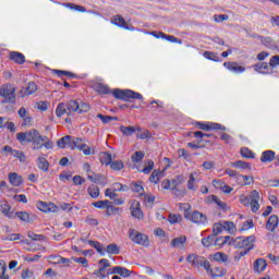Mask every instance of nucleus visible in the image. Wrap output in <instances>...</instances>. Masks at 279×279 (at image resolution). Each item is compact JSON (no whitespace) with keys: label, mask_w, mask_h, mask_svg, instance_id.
<instances>
[{"label":"nucleus","mask_w":279,"mask_h":279,"mask_svg":"<svg viewBox=\"0 0 279 279\" xmlns=\"http://www.w3.org/2000/svg\"><path fill=\"white\" fill-rule=\"evenodd\" d=\"M110 274H118L119 276H122V278H130V276H132V271L121 266L113 267Z\"/></svg>","instance_id":"7c9ffc66"},{"label":"nucleus","mask_w":279,"mask_h":279,"mask_svg":"<svg viewBox=\"0 0 279 279\" xmlns=\"http://www.w3.org/2000/svg\"><path fill=\"white\" fill-rule=\"evenodd\" d=\"M232 241V236L226 235V236H219L214 238V247H223V245H230V242Z\"/></svg>","instance_id":"a878e982"},{"label":"nucleus","mask_w":279,"mask_h":279,"mask_svg":"<svg viewBox=\"0 0 279 279\" xmlns=\"http://www.w3.org/2000/svg\"><path fill=\"white\" fill-rule=\"evenodd\" d=\"M37 167L46 173L47 171H49V161H47V158L45 156H40L37 158Z\"/></svg>","instance_id":"72a5a7b5"},{"label":"nucleus","mask_w":279,"mask_h":279,"mask_svg":"<svg viewBox=\"0 0 279 279\" xmlns=\"http://www.w3.org/2000/svg\"><path fill=\"white\" fill-rule=\"evenodd\" d=\"M278 225H279L278 216L271 215L266 222V230H268V232H276Z\"/></svg>","instance_id":"4be33fe9"},{"label":"nucleus","mask_w":279,"mask_h":279,"mask_svg":"<svg viewBox=\"0 0 279 279\" xmlns=\"http://www.w3.org/2000/svg\"><path fill=\"white\" fill-rule=\"evenodd\" d=\"M37 208L41 213H59L60 210V208L53 203H47L43 201L37 202Z\"/></svg>","instance_id":"2eb2a0df"},{"label":"nucleus","mask_w":279,"mask_h":279,"mask_svg":"<svg viewBox=\"0 0 279 279\" xmlns=\"http://www.w3.org/2000/svg\"><path fill=\"white\" fill-rule=\"evenodd\" d=\"M197 128L204 132H210V130H220L226 132V126L217 122H197Z\"/></svg>","instance_id":"f8f14e48"},{"label":"nucleus","mask_w":279,"mask_h":279,"mask_svg":"<svg viewBox=\"0 0 279 279\" xmlns=\"http://www.w3.org/2000/svg\"><path fill=\"white\" fill-rule=\"evenodd\" d=\"M186 243V235H181L179 238L172 239L170 242L171 247H179V250H184V244Z\"/></svg>","instance_id":"c756f323"},{"label":"nucleus","mask_w":279,"mask_h":279,"mask_svg":"<svg viewBox=\"0 0 279 279\" xmlns=\"http://www.w3.org/2000/svg\"><path fill=\"white\" fill-rule=\"evenodd\" d=\"M160 175H162V171L154 170L149 177V182H151V184H158V182H160Z\"/></svg>","instance_id":"de8ad7c7"},{"label":"nucleus","mask_w":279,"mask_h":279,"mask_svg":"<svg viewBox=\"0 0 279 279\" xmlns=\"http://www.w3.org/2000/svg\"><path fill=\"white\" fill-rule=\"evenodd\" d=\"M240 154L242 156V158H248V159H254L256 158V155L254 154V151H252L250 148L247 147H243L240 150Z\"/></svg>","instance_id":"49530a36"},{"label":"nucleus","mask_w":279,"mask_h":279,"mask_svg":"<svg viewBox=\"0 0 279 279\" xmlns=\"http://www.w3.org/2000/svg\"><path fill=\"white\" fill-rule=\"evenodd\" d=\"M88 110H90V105L82 100H70L68 104H59L56 109V114L57 117H62L63 114L71 117L73 112L83 114V112H88Z\"/></svg>","instance_id":"7ed1b4c3"},{"label":"nucleus","mask_w":279,"mask_h":279,"mask_svg":"<svg viewBox=\"0 0 279 279\" xmlns=\"http://www.w3.org/2000/svg\"><path fill=\"white\" fill-rule=\"evenodd\" d=\"M253 69L256 73H260L262 75H269V73H272L271 66L267 62L256 63L253 65Z\"/></svg>","instance_id":"412c9836"},{"label":"nucleus","mask_w":279,"mask_h":279,"mask_svg":"<svg viewBox=\"0 0 279 279\" xmlns=\"http://www.w3.org/2000/svg\"><path fill=\"white\" fill-rule=\"evenodd\" d=\"M209 260H214L215 263H223V265H228V263H230V256L223 252H216L209 255Z\"/></svg>","instance_id":"6ab92c4d"},{"label":"nucleus","mask_w":279,"mask_h":279,"mask_svg":"<svg viewBox=\"0 0 279 279\" xmlns=\"http://www.w3.org/2000/svg\"><path fill=\"white\" fill-rule=\"evenodd\" d=\"M63 8H68V10H75L76 12H81L82 14L86 13V7L75 4V3H62Z\"/></svg>","instance_id":"f704fd0d"},{"label":"nucleus","mask_w":279,"mask_h":279,"mask_svg":"<svg viewBox=\"0 0 279 279\" xmlns=\"http://www.w3.org/2000/svg\"><path fill=\"white\" fill-rule=\"evenodd\" d=\"M130 210L134 219H138V221H143V219H145V214H143V210L141 209V203L138 201L131 202Z\"/></svg>","instance_id":"ddd939ff"},{"label":"nucleus","mask_w":279,"mask_h":279,"mask_svg":"<svg viewBox=\"0 0 279 279\" xmlns=\"http://www.w3.org/2000/svg\"><path fill=\"white\" fill-rule=\"evenodd\" d=\"M12 207L8 204L0 205V213L4 215V217H8L9 219H14L13 214L11 213Z\"/></svg>","instance_id":"ea45409f"},{"label":"nucleus","mask_w":279,"mask_h":279,"mask_svg":"<svg viewBox=\"0 0 279 279\" xmlns=\"http://www.w3.org/2000/svg\"><path fill=\"white\" fill-rule=\"evenodd\" d=\"M204 58H206V60H211L213 62H221V60L219 59V54H217V52L205 51Z\"/></svg>","instance_id":"603ef678"},{"label":"nucleus","mask_w":279,"mask_h":279,"mask_svg":"<svg viewBox=\"0 0 279 279\" xmlns=\"http://www.w3.org/2000/svg\"><path fill=\"white\" fill-rule=\"evenodd\" d=\"M88 245L96 248V252H98L100 256H106V254L117 256L118 254H121V247L114 243L107 245V248H105L98 241L88 240Z\"/></svg>","instance_id":"39448f33"},{"label":"nucleus","mask_w":279,"mask_h":279,"mask_svg":"<svg viewBox=\"0 0 279 279\" xmlns=\"http://www.w3.org/2000/svg\"><path fill=\"white\" fill-rule=\"evenodd\" d=\"M168 221H169V223H171V225L181 223V221H182V215H180V214H170V215L168 216Z\"/></svg>","instance_id":"6e6d98bb"},{"label":"nucleus","mask_w":279,"mask_h":279,"mask_svg":"<svg viewBox=\"0 0 279 279\" xmlns=\"http://www.w3.org/2000/svg\"><path fill=\"white\" fill-rule=\"evenodd\" d=\"M0 97L4 100L2 104H11L14 106L16 104V87L12 84H5L0 87Z\"/></svg>","instance_id":"423d86ee"},{"label":"nucleus","mask_w":279,"mask_h":279,"mask_svg":"<svg viewBox=\"0 0 279 279\" xmlns=\"http://www.w3.org/2000/svg\"><path fill=\"white\" fill-rule=\"evenodd\" d=\"M154 160H148L147 166L143 168L142 173H145L146 175H149L151 171H154Z\"/></svg>","instance_id":"0e129e2a"},{"label":"nucleus","mask_w":279,"mask_h":279,"mask_svg":"<svg viewBox=\"0 0 279 279\" xmlns=\"http://www.w3.org/2000/svg\"><path fill=\"white\" fill-rule=\"evenodd\" d=\"M256 242V236L255 235H250L246 238L239 236L236 239H232L229 242V245L232 247H235V250H244V252L248 253L254 250V243Z\"/></svg>","instance_id":"20e7f679"},{"label":"nucleus","mask_w":279,"mask_h":279,"mask_svg":"<svg viewBox=\"0 0 279 279\" xmlns=\"http://www.w3.org/2000/svg\"><path fill=\"white\" fill-rule=\"evenodd\" d=\"M276 160V151L274 150H264L260 156V162H274Z\"/></svg>","instance_id":"bb28decb"},{"label":"nucleus","mask_w":279,"mask_h":279,"mask_svg":"<svg viewBox=\"0 0 279 279\" xmlns=\"http://www.w3.org/2000/svg\"><path fill=\"white\" fill-rule=\"evenodd\" d=\"M9 182L12 186H21L23 184V177L16 172L9 173Z\"/></svg>","instance_id":"c85d7f7f"},{"label":"nucleus","mask_w":279,"mask_h":279,"mask_svg":"<svg viewBox=\"0 0 279 279\" xmlns=\"http://www.w3.org/2000/svg\"><path fill=\"white\" fill-rule=\"evenodd\" d=\"M223 230L229 234H236V225L232 221H222Z\"/></svg>","instance_id":"e433bc0d"},{"label":"nucleus","mask_w":279,"mask_h":279,"mask_svg":"<svg viewBox=\"0 0 279 279\" xmlns=\"http://www.w3.org/2000/svg\"><path fill=\"white\" fill-rule=\"evenodd\" d=\"M187 221H192V223H196L197 226H206L208 223V217L202 214L199 210H194L187 216Z\"/></svg>","instance_id":"9d476101"},{"label":"nucleus","mask_w":279,"mask_h":279,"mask_svg":"<svg viewBox=\"0 0 279 279\" xmlns=\"http://www.w3.org/2000/svg\"><path fill=\"white\" fill-rule=\"evenodd\" d=\"M87 194L89 195V197H92L93 199H97V197H99V195H101V193L99 192V186L97 185H90L87 189Z\"/></svg>","instance_id":"37998d69"},{"label":"nucleus","mask_w":279,"mask_h":279,"mask_svg":"<svg viewBox=\"0 0 279 279\" xmlns=\"http://www.w3.org/2000/svg\"><path fill=\"white\" fill-rule=\"evenodd\" d=\"M255 274H263L267 269V260L265 258H257L253 264Z\"/></svg>","instance_id":"b1692460"},{"label":"nucleus","mask_w":279,"mask_h":279,"mask_svg":"<svg viewBox=\"0 0 279 279\" xmlns=\"http://www.w3.org/2000/svg\"><path fill=\"white\" fill-rule=\"evenodd\" d=\"M8 271V264L0 259V279H10V275L5 274Z\"/></svg>","instance_id":"c03bdc74"},{"label":"nucleus","mask_w":279,"mask_h":279,"mask_svg":"<svg viewBox=\"0 0 279 279\" xmlns=\"http://www.w3.org/2000/svg\"><path fill=\"white\" fill-rule=\"evenodd\" d=\"M171 184V191H178V187L180 184H184V175L180 174L177 175L174 179L170 181Z\"/></svg>","instance_id":"c9c22d12"},{"label":"nucleus","mask_w":279,"mask_h":279,"mask_svg":"<svg viewBox=\"0 0 279 279\" xmlns=\"http://www.w3.org/2000/svg\"><path fill=\"white\" fill-rule=\"evenodd\" d=\"M97 119H100L104 123H110V121H119V118L117 117H110V116H104L101 113H98Z\"/></svg>","instance_id":"680f3d73"},{"label":"nucleus","mask_w":279,"mask_h":279,"mask_svg":"<svg viewBox=\"0 0 279 279\" xmlns=\"http://www.w3.org/2000/svg\"><path fill=\"white\" fill-rule=\"evenodd\" d=\"M232 167H234L235 169H252V165H250V162H245L243 160H238L235 162L232 163Z\"/></svg>","instance_id":"5fc2aeb1"},{"label":"nucleus","mask_w":279,"mask_h":279,"mask_svg":"<svg viewBox=\"0 0 279 279\" xmlns=\"http://www.w3.org/2000/svg\"><path fill=\"white\" fill-rule=\"evenodd\" d=\"M112 25H117V27H121L122 29L130 31V26H128V22L121 15H114L111 21Z\"/></svg>","instance_id":"393cba45"},{"label":"nucleus","mask_w":279,"mask_h":279,"mask_svg":"<svg viewBox=\"0 0 279 279\" xmlns=\"http://www.w3.org/2000/svg\"><path fill=\"white\" fill-rule=\"evenodd\" d=\"M260 193L258 191L253 190L248 196H245V198L242 201V204L244 206H250L252 213H256L257 210H260Z\"/></svg>","instance_id":"1a4fd4ad"},{"label":"nucleus","mask_w":279,"mask_h":279,"mask_svg":"<svg viewBox=\"0 0 279 279\" xmlns=\"http://www.w3.org/2000/svg\"><path fill=\"white\" fill-rule=\"evenodd\" d=\"M178 206H179V210H181V213H183V217L185 219H187L191 216V210L193 208L191 206V204H189V203H179Z\"/></svg>","instance_id":"473e14b6"},{"label":"nucleus","mask_w":279,"mask_h":279,"mask_svg":"<svg viewBox=\"0 0 279 279\" xmlns=\"http://www.w3.org/2000/svg\"><path fill=\"white\" fill-rule=\"evenodd\" d=\"M38 90V85L35 82H28L26 87H22L20 90V97L25 98L34 95Z\"/></svg>","instance_id":"dca6fc26"},{"label":"nucleus","mask_w":279,"mask_h":279,"mask_svg":"<svg viewBox=\"0 0 279 279\" xmlns=\"http://www.w3.org/2000/svg\"><path fill=\"white\" fill-rule=\"evenodd\" d=\"M145 158V154L143 151H135L134 155H132L131 160L133 162H141Z\"/></svg>","instance_id":"69168bd1"},{"label":"nucleus","mask_w":279,"mask_h":279,"mask_svg":"<svg viewBox=\"0 0 279 279\" xmlns=\"http://www.w3.org/2000/svg\"><path fill=\"white\" fill-rule=\"evenodd\" d=\"M77 143V140L71 135H66L58 140L57 142V147L60 149H75V144Z\"/></svg>","instance_id":"9b49d317"},{"label":"nucleus","mask_w":279,"mask_h":279,"mask_svg":"<svg viewBox=\"0 0 279 279\" xmlns=\"http://www.w3.org/2000/svg\"><path fill=\"white\" fill-rule=\"evenodd\" d=\"M53 73L58 75V77H62V75H65V77H76L75 73L64 70H54Z\"/></svg>","instance_id":"052dcab7"},{"label":"nucleus","mask_w":279,"mask_h":279,"mask_svg":"<svg viewBox=\"0 0 279 279\" xmlns=\"http://www.w3.org/2000/svg\"><path fill=\"white\" fill-rule=\"evenodd\" d=\"M105 197H109V199H117V197H119V194H117L113 189H106Z\"/></svg>","instance_id":"338daca9"},{"label":"nucleus","mask_w":279,"mask_h":279,"mask_svg":"<svg viewBox=\"0 0 279 279\" xmlns=\"http://www.w3.org/2000/svg\"><path fill=\"white\" fill-rule=\"evenodd\" d=\"M109 166L111 167L112 171H121L125 168V163H123L122 160L111 161Z\"/></svg>","instance_id":"864d4df0"},{"label":"nucleus","mask_w":279,"mask_h":279,"mask_svg":"<svg viewBox=\"0 0 279 279\" xmlns=\"http://www.w3.org/2000/svg\"><path fill=\"white\" fill-rule=\"evenodd\" d=\"M208 199L217 204V206H219V208H221L222 210L226 209V206H227L226 203L219 199L217 195H210L208 196Z\"/></svg>","instance_id":"bf43d9fd"},{"label":"nucleus","mask_w":279,"mask_h":279,"mask_svg":"<svg viewBox=\"0 0 279 279\" xmlns=\"http://www.w3.org/2000/svg\"><path fill=\"white\" fill-rule=\"evenodd\" d=\"M223 66L231 73H236V74L245 73V66L240 65L234 61H227L223 63Z\"/></svg>","instance_id":"f3484780"},{"label":"nucleus","mask_w":279,"mask_h":279,"mask_svg":"<svg viewBox=\"0 0 279 279\" xmlns=\"http://www.w3.org/2000/svg\"><path fill=\"white\" fill-rule=\"evenodd\" d=\"M131 189L133 193H138V195H145V187L138 182H132Z\"/></svg>","instance_id":"a18cd8bd"},{"label":"nucleus","mask_w":279,"mask_h":279,"mask_svg":"<svg viewBox=\"0 0 279 279\" xmlns=\"http://www.w3.org/2000/svg\"><path fill=\"white\" fill-rule=\"evenodd\" d=\"M75 141V149L83 151L84 156H93L95 154V148H90L88 145L84 144V138L74 137Z\"/></svg>","instance_id":"4468645a"},{"label":"nucleus","mask_w":279,"mask_h":279,"mask_svg":"<svg viewBox=\"0 0 279 279\" xmlns=\"http://www.w3.org/2000/svg\"><path fill=\"white\" fill-rule=\"evenodd\" d=\"M144 195V204L147 208H151L156 202V196L151 194H143Z\"/></svg>","instance_id":"8fccbe9b"},{"label":"nucleus","mask_w":279,"mask_h":279,"mask_svg":"<svg viewBox=\"0 0 279 279\" xmlns=\"http://www.w3.org/2000/svg\"><path fill=\"white\" fill-rule=\"evenodd\" d=\"M50 258H52V260H57L53 262L52 265H66V263H71L70 258L62 257L60 255H50Z\"/></svg>","instance_id":"79ce46f5"},{"label":"nucleus","mask_w":279,"mask_h":279,"mask_svg":"<svg viewBox=\"0 0 279 279\" xmlns=\"http://www.w3.org/2000/svg\"><path fill=\"white\" fill-rule=\"evenodd\" d=\"M17 114L20 119H23V124L25 128H29L34 123V118L27 116V109L25 107H22L19 109Z\"/></svg>","instance_id":"aec40b11"},{"label":"nucleus","mask_w":279,"mask_h":279,"mask_svg":"<svg viewBox=\"0 0 279 279\" xmlns=\"http://www.w3.org/2000/svg\"><path fill=\"white\" fill-rule=\"evenodd\" d=\"M120 132L124 134V136H132L134 132H141V128H135V126H120Z\"/></svg>","instance_id":"4c0bfd02"},{"label":"nucleus","mask_w":279,"mask_h":279,"mask_svg":"<svg viewBox=\"0 0 279 279\" xmlns=\"http://www.w3.org/2000/svg\"><path fill=\"white\" fill-rule=\"evenodd\" d=\"M138 133L136 134V137L140 138L141 141H145L147 138H151V132L149 130H142L137 131Z\"/></svg>","instance_id":"13d9d810"},{"label":"nucleus","mask_w":279,"mask_h":279,"mask_svg":"<svg viewBox=\"0 0 279 279\" xmlns=\"http://www.w3.org/2000/svg\"><path fill=\"white\" fill-rule=\"evenodd\" d=\"M96 93L99 95H112L116 99H120L121 101H132V99H140L143 101V96L141 93L131 90V89H119L116 88L110 90L108 85L97 84L95 87Z\"/></svg>","instance_id":"f03ea898"},{"label":"nucleus","mask_w":279,"mask_h":279,"mask_svg":"<svg viewBox=\"0 0 279 279\" xmlns=\"http://www.w3.org/2000/svg\"><path fill=\"white\" fill-rule=\"evenodd\" d=\"M9 60L14 62L15 64H25V54L19 51H11L9 54Z\"/></svg>","instance_id":"5701e85b"},{"label":"nucleus","mask_w":279,"mask_h":279,"mask_svg":"<svg viewBox=\"0 0 279 279\" xmlns=\"http://www.w3.org/2000/svg\"><path fill=\"white\" fill-rule=\"evenodd\" d=\"M13 217H17L20 221H24L25 223H32L34 221V218L27 211H17Z\"/></svg>","instance_id":"2f4dec72"},{"label":"nucleus","mask_w":279,"mask_h":279,"mask_svg":"<svg viewBox=\"0 0 279 279\" xmlns=\"http://www.w3.org/2000/svg\"><path fill=\"white\" fill-rule=\"evenodd\" d=\"M186 260L190 263V265H192V267H194V269H202V267L205 269V271L210 269V262L206 259V257L199 256L195 253L187 255Z\"/></svg>","instance_id":"0eeeda50"},{"label":"nucleus","mask_w":279,"mask_h":279,"mask_svg":"<svg viewBox=\"0 0 279 279\" xmlns=\"http://www.w3.org/2000/svg\"><path fill=\"white\" fill-rule=\"evenodd\" d=\"M195 175H197V172H192L189 175V181H187L189 191H197V185H195V182H197V180H195Z\"/></svg>","instance_id":"a19ab883"},{"label":"nucleus","mask_w":279,"mask_h":279,"mask_svg":"<svg viewBox=\"0 0 279 279\" xmlns=\"http://www.w3.org/2000/svg\"><path fill=\"white\" fill-rule=\"evenodd\" d=\"M27 236L32 241H45V235L44 234H36L32 231L28 232Z\"/></svg>","instance_id":"774afa93"},{"label":"nucleus","mask_w":279,"mask_h":279,"mask_svg":"<svg viewBox=\"0 0 279 279\" xmlns=\"http://www.w3.org/2000/svg\"><path fill=\"white\" fill-rule=\"evenodd\" d=\"M99 160L101 165H106L108 167V165H111L112 162V155L108 151H104L99 155Z\"/></svg>","instance_id":"58836bf2"},{"label":"nucleus","mask_w":279,"mask_h":279,"mask_svg":"<svg viewBox=\"0 0 279 279\" xmlns=\"http://www.w3.org/2000/svg\"><path fill=\"white\" fill-rule=\"evenodd\" d=\"M207 276H210L211 278H223L226 274H228V269L223 267H215L213 269V266L209 264V269L206 270Z\"/></svg>","instance_id":"a211bd4d"},{"label":"nucleus","mask_w":279,"mask_h":279,"mask_svg":"<svg viewBox=\"0 0 279 279\" xmlns=\"http://www.w3.org/2000/svg\"><path fill=\"white\" fill-rule=\"evenodd\" d=\"M129 239L132 243H135V245H142L143 247H149L150 245L149 235L141 233L136 231V229L129 230Z\"/></svg>","instance_id":"6e6552de"},{"label":"nucleus","mask_w":279,"mask_h":279,"mask_svg":"<svg viewBox=\"0 0 279 279\" xmlns=\"http://www.w3.org/2000/svg\"><path fill=\"white\" fill-rule=\"evenodd\" d=\"M252 228H254V220L248 219L242 223L240 231L245 232L247 230H252Z\"/></svg>","instance_id":"e2e57ef3"},{"label":"nucleus","mask_w":279,"mask_h":279,"mask_svg":"<svg viewBox=\"0 0 279 279\" xmlns=\"http://www.w3.org/2000/svg\"><path fill=\"white\" fill-rule=\"evenodd\" d=\"M11 156L13 158H17L20 162H25V160H27V156H25V153L23 150L13 149V153L11 154Z\"/></svg>","instance_id":"3c124183"},{"label":"nucleus","mask_w":279,"mask_h":279,"mask_svg":"<svg viewBox=\"0 0 279 279\" xmlns=\"http://www.w3.org/2000/svg\"><path fill=\"white\" fill-rule=\"evenodd\" d=\"M202 245H203V247H213V246H215V236L211 234V235H208L207 238H203L202 239Z\"/></svg>","instance_id":"09e8293b"},{"label":"nucleus","mask_w":279,"mask_h":279,"mask_svg":"<svg viewBox=\"0 0 279 279\" xmlns=\"http://www.w3.org/2000/svg\"><path fill=\"white\" fill-rule=\"evenodd\" d=\"M16 141L23 145V143H32L33 149H53V142L47 137V135H40V132L36 129H31L26 132L16 133Z\"/></svg>","instance_id":"f257e3e1"},{"label":"nucleus","mask_w":279,"mask_h":279,"mask_svg":"<svg viewBox=\"0 0 279 279\" xmlns=\"http://www.w3.org/2000/svg\"><path fill=\"white\" fill-rule=\"evenodd\" d=\"M223 221L214 223L213 227V234L214 236H217L218 234H221L223 232Z\"/></svg>","instance_id":"4d7b16f0"},{"label":"nucleus","mask_w":279,"mask_h":279,"mask_svg":"<svg viewBox=\"0 0 279 279\" xmlns=\"http://www.w3.org/2000/svg\"><path fill=\"white\" fill-rule=\"evenodd\" d=\"M236 182L240 186H250L254 184V177L240 174L236 177Z\"/></svg>","instance_id":"cd10ccee"}]
</instances>
